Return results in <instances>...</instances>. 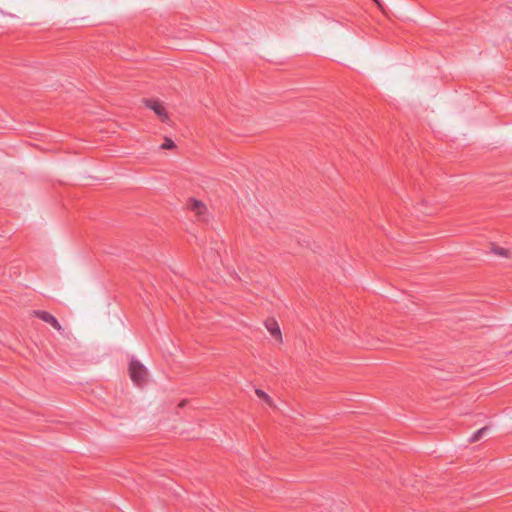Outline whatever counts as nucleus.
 Here are the masks:
<instances>
[{"label":"nucleus","mask_w":512,"mask_h":512,"mask_svg":"<svg viewBox=\"0 0 512 512\" xmlns=\"http://www.w3.org/2000/svg\"><path fill=\"white\" fill-rule=\"evenodd\" d=\"M129 372L132 381L136 385L141 386L143 383H145L148 374L147 369L138 360L132 359L130 361Z\"/></svg>","instance_id":"1"},{"label":"nucleus","mask_w":512,"mask_h":512,"mask_svg":"<svg viewBox=\"0 0 512 512\" xmlns=\"http://www.w3.org/2000/svg\"><path fill=\"white\" fill-rule=\"evenodd\" d=\"M188 207L191 211L195 212L199 221L206 222L208 220L207 208L203 202L197 199H190Z\"/></svg>","instance_id":"2"},{"label":"nucleus","mask_w":512,"mask_h":512,"mask_svg":"<svg viewBox=\"0 0 512 512\" xmlns=\"http://www.w3.org/2000/svg\"><path fill=\"white\" fill-rule=\"evenodd\" d=\"M145 103L147 107L154 111V113L160 118L162 122H167L169 120L165 107L161 102L150 99L146 100Z\"/></svg>","instance_id":"3"},{"label":"nucleus","mask_w":512,"mask_h":512,"mask_svg":"<svg viewBox=\"0 0 512 512\" xmlns=\"http://www.w3.org/2000/svg\"><path fill=\"white\" fill-rule=\"evenodd\" d=\"M34 317H37V318L41 319L42 321L50 324L54 329H56L60 333L63 332V328L60 325L59 321L49 312L34 310Z\"/></svg>","instance_id":"4"},{"label":"nucleus","mask_w":512,"mask_h":512,"mask_svg":"<svg viewBox=\"0 0 512 512\" xmlns=\"http://www.w3.org/2000/svg\"><path fill=\"white\" fill-rule=\"evenodd\" d=\"M265 326L267 330L270 332L272 336H274L277 340L282 339L281 331L278 323L275 320H268L265 322Z\"/></svg>","instance_id":"5"},{"label":"nucleus","mask_w":512,"mask_h":512,"mask_svg":"<svg viewBox=\"0 0 512 512\" xmlns=\"http://www.w3.org/2000/svg\"><path fill=\"white\" fill-rule=\"evenodd\" d=\"M489 430V427H482L480 428L479 430H477L476 432H474L471 437L469 438V441L470 442H476L478 440H480Z\"/></svg>","instance_id":"6"},{"label":"nucleus","mask_w":512,"mask_h":512,"mask_svg":"<svg viewBox=\"0 0 512 512\" xmlns=\"http://www.w3.org/2000/svg\"><path fill=\"white\" fill-rule=\"evenodd\" d=\"M493 252L501 257H509L510 251L502 247H493Z\"/></svg>","instance_id":"7"},{"label":"nucleus","mask_w":512,"mask_h":512,"mask_svg":"<svg viewBox=\"0 0 512 512\" xmlns=\"http://www.w3.org/2000/svg\"><path fill=\"white\" fill-rule=\"evenodd\" d=\"M256 394L259 398L263 399L265 402H267L269 405L272 404V400L269 395H267L264 391L260 389H256Z\"/></svg>","instance_id":"8"},{"label":"nucleus","mask_w":512,"mask_h":512,"mask_svg":"<svg viewBox=\"0 0 512 512\" xmlns=\"http://www.w3.org/2000/svg\"><path fill=\"white\" fill-rule=\"evenodd\" d=\"M175 147L174 142L171 139L166 138L164 143L161 145L162 149H172Z\"/></svg>","instance_id":"9"}]
</instances>
